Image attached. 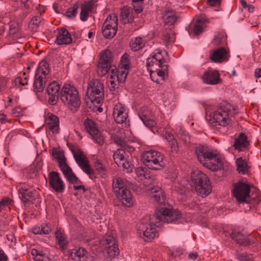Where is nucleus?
Returning <instances> with one entry per match:
<instances>
[{"instance_id": "f257e3e1", "label": "nucleus", "mask_w": 261, "mask_h": 261, "mask_svg": "<svg viewBox=\"0 0 261 261\" xmlns=\"http://www.w3.org/2000/svg\"><path fill=\"white\" fill-rule=\"evenodd\" d=\"M184 223V218L180 212L169 206H161L155 216L151 218L142 219L137 225V234L146 242H151L158 235L159 222Z\"/></svg>"}, {"instance_id": "f03ea898", "label": "nucleus", "mask_w": 261, "mask_h": 261, "mask_svg": "<svg viewBox=\"0 0 261 261\" xmlns=\"http://www.w3.org/2000/svg\"><path fill=\"white\" fill-rule=\"evenodd\" d=\"M196 154L199 162L206 168L216 171L221 166V161L218 154L207 146H199L196 148Z\"/></svg>"}, {"instance_id": "7ed1b4c3", "label": "nucleus", "mask_w": 261, "mask_h": 261, "mask_svg": "<svg viewBox=\"0 0 261 261\" xmlns=\"http://www.w3.org/2000/svg\"><path fill=\"white\" fill-rule=\"evenodd\" d=\"M232 107L229 104L221 106L213 113L210 119L211 125L219 129L221 127L231 126L232 122Z\"/></svg>"}, {"instance_id": "20e7f679", "label": "nucleus", "mask_w": 261, "mask_h": 261, "mask_svg": "<svg viewBox=\"0 0 261 261\" xmlns=\"http://www.w3.org/2000/svg\"><path fill=\"white\" fill-rule=\"evenodd\" d=\"M62 101L72 112H76L81 105V97L77 89L69 84H65L61 90Z\"/></svg>"}, {"instance_id": "39448f33", "label": "nucleus", "mask_w": 261, "mask_h": 261, "mask_svg": "<svg viewBox=\"0 0 261 261\" xmlns=\"http://www.w3.org/2000/svg\"><path fill=\"white\" fill-rule=\"evenodd\" d=\"M191 180L198 194L203 197L212 192V186L207 176L198 169L194 170L191 173Z\"/></svg>"}, {"instance_id": "423d86ee", "label": "nucleus", "mask_w": 261, "mask_h": 261, "mask_svg": "<svg viewBox=\"0 0 261 261\" xmlns=\"http://www.w3.org/2000/svg\"><path fill=\"white\" fill-rule=\"evenodd\" d=\"M103 86L98 80H92L88 85L86 92L87 102L92 104H100L103 98Z\"/></svg>"}, {"instance_id": "0eeeda50", "label": "nucleus", "mask_w": 261, "mask_h": 261, "mask_svg": "<svg viewBox=\"0 0 261 261\" xmlns=\"http://www.w3.org/2000/svg\"><path fill=\"white\" fill-rule=\"evenodd\" d=\"M142 160L146 166L153 170H159L165 166L164 155L153 150L145 152L142 155Z\"/></svg>"}, {"instance_id": "6e6552de", "label": "nucleus", "mask_w": 261, "mask_h": 261, "mask_svg": "<svg viewBox=\"0 0 261 261\" xmlns=\"http://www.w3.org/2000/svg\"><path fill=\"white\" fill-rule=\"evenodd\" d=\"M48 63L45 61H41L38 65L33 84L34 89L36 92H42L45 87L46 76L49 73Z\"/></svg>"}, {"instance_id": "1a4fd4ad", "label": "nucleus", "mask_w": 261, "mask_h": 261, "mask_svg": "<svg viewBox=\"0 0 261 261\" xmlns=\"http://www.w3.org/2000/svg\"><path fill=\"white\" fill-rule=\"evenodd\" d=\"M113 188L114 192L122 203L127 207L132 205L131 193L126 188L122 180L118 177H114L113 182Z\"/></svg>"}, {"instance_id": "9d476101", "label": "nucleus", "mask_w": 261, "mask_h": 261, "mask_svg": "<svg viewBox=\"0 0 261 261\" xmlns=\"http://www.w3.org/2000/svg\"><path fill=\"white\" fill-rule=\"evenodd\" d=\"M128 71L123 68L117 69L115 66L111 68L108 76L107 84L111 90H115L118 88L121 83H123L126 79Z\"/></svg>"}, {"instance_id": "9b49d317", "label": "nucleus", "mask_w": 261, "mask_h": 261, "mask_svg": "<svg viewBox=\"0 0 261 261\" xmlns=\"http://www.w3.org/2000/svg\"><path fill=\"white\" fill-rule=\"evenodd\" d=\"M167 53L160 49H156L153 52L149 57L147 59L146 66L148 70L154 68H158L162 65H167L168 58L167 57Z\"/></svg>"}, {"instance_id": "f8f14e48", "label": "nucleus", "mask_w": 261, "mask_h": 261, "mask_svg": "<svg viewBox=\"0 0 261 261\" xmlns=\"http://www.w3.org/2000/svg\"><path fill=\"white\" fill-rule=\"evenodd\" d=\"M250 186L243 182L239 181L233 185V197L240 203L248 202L250 198Z\"/></svg>"}, {"instance_id": "ddd939ff", "label": "nucleus", "mask_w": 261, "mask_h": 261, "mask_svg": "<svg viewBox=\"0 0 261 261\" xmlns=\"http://www.w3.org/2000/svg\"><path fill=\"white\" fill-rule=\"evenodd\" d=\"M118 18L115 14H111L105 20L102 26V34L106 38H112L117 33Z\"/></svg>"}, {"instance_id": "4468645a", "label": "nucleus", "mask_w": 261, "mask_h": 261, "mask_svg": "<svg viewBox=\"0 0 261 261\" xmlns=\"http://www.w3.org/2000/svg\"><path fill=\"white\" fill-rule=\"evenodd\" d=\"M72 152L74 159L83 171L87 174L90 178L93 179L95 177L93 170L90 168L86 156L81 150L79 149H72Z\"/></svg>"}, {"instance_id": "2eb2a0df", "label": "nucleus", "mask_w": 261, "mask_h": 261, "mask_svg": "<svg viewBox=\"0 0 261 261\" xmlns=\"http://www.w3.org/2000/svg\"><path fill=\"white\" fill-rule=\"evenodd\" d=\"M113 115L117 123L123 124L125 127L129 126L128 110L123 104L118 102L114 106Z\"/></svg>"}, {"instance_id": "dca6fc26", "label": "nucleus", "mask_w": 261, "mask_h": 261, "mask_svg": "<svg viewBox=\"0 0 261 261\" xmlns=\"http://www.w3.org/2000/svg\"><path fill=\"white\" fill-rule=\"evenodd\" d=\"M84 125L87 132L91 136L95 143L102 145L104 138L95 122L92 119L87 118L84 121Z\"/></svg>"}, {"instance_id": "f3484780", "label": "nucleus", "mask_w": 261, "mask_h": 261, "mask_svg": "<svg viewBox=\"0 0 261 261\" xmlns=\"http://www.w3.org/2000/svg\"><path fill=\"white\" fill-rule=\"evenodd\" d=\"M49 185L56 192L62 193L65 186L58 172L51 171L48 174Z\"/></svg>"}, {"instance_id": "a211bd4d", "label": "nucleus", "mask_w": 261, "mask_h": 261, "mask_svg": "<svg viewBox=\"0 0 261 261\" xmlns=\"http://www.w3.org/2000/svg\"><path fill=\"white\" fill-rule=\"evenodd\" d=\"M167 65H162L158 68H154L153 67L152 69L148 70L151 79L154 82L160 83L164 80L167 74Z\"/></svg>"}, {"instance_id": "6ab92c4d", "label": "nucleus", "mask_w": 261, "mask_h": 261, "mask_svg": "<svg viewBox=\"0 0 261 261\" xmlns=\"http://www.w3.org/2000/svg\"><path fill=\"white\" fill-rule=\"evenodd\" d=\"M228 52L224 47H220L214 50L210 56V59L215 63H220L228 60Z\"/></svg>"}, {"instance_id": "aec40b11", "label": "nucleus", "mask_w": 261, "mask_h": 261, "mask_svg": "<svg viewBox=\"0 0 261 261\" xmlns=\"http://www.w3.org/2000/svg\"><path fill=\"white\" fill-rule=\"evenodd\" d=\"M204 83L208 85H216L220 83V77L219 72L216 70H207L202 76Z\"/></svg>"}, {"instance_id": "412c9836", "label": "nucleus", "mask_w": 261, "mask_h": 261, "mask_svg": "<svg viewBox=\"0 0 261 261\" xmlns=\"http://www.w3.org/2000/svg\"><path fill=\"white\" fill-rule=\"evenodd\" d=\"M95 2L94 0H88L84 2L81 6V10L80 12L81 20L86 21L91 13L94 9Z\"/></svg>"}, {"instance_id": "4be33fe9", "label": "nucleus", "mask_w": 261, "mask_h": 261, "mask_svg": "<svg viewBox=\"0 0 261 261\" xmlns=\"http://www.w3.org/2000/svg\"><path fill=\"white\" fill-rule=\"evenodd\" d=\"M19 5L16 15H17L20 20L24 19L30 12V0H15Z\"/></svg>"}, {"instance_id": "5701e85b", "label": "nucleus", "mask_w": 261, "mask_h": 261, "mask_svg": "<svg viewBox=\"0 0 261 261\" xmlns=\"http://www.w3.org/2000/svg\"><path fill=\"white\" fill-rule=\"evenodd\" d=\"M45 125L47 129L51 130L53 133H58L59 130V120L57 116L48 114L45 119Z\"/></svg>"}, {"instance_id": "b1692460", "label": "nucleus", "mask_w": 261, "mask_h": 261, "mask_svg": "<svg viewBox=\"0 0 261 261\" xmlns=\"http://www.w3.org/2000/svg\"><path fill=\"white\" fill-rule=\"evenodd\" d=\"M59 167L67 180L73 184H78L80 181L78 178L73 173L71 168L65 162L59 165Z\"/></svg>"}, {"instance_id": "393cba45", "label": "nucleus", "mask_w": 261, "mask_h": 261, "mask_svg": "<svg viewBox=\"0 0 261 261\" xmlns=\"http://www.w3.org/2000/svg\"><path fill=\"white\" fill-rule=\"evenodd\" d=\"M72 40L71 35L67 29L64 28L59 29L56 43L58 45L69 44L72 42Z\"/></svg>"}, {"instance_id": "a878e982", "label": "nucleus", "mask_w": 261, "mask_h": 261, "mask_svg": "<svg viewBox=\"0 0 261 261\" xmlns=\"http://www.w3.org/2000/svg\"><path fill=\"white\" fill-rule=\"evenodd\" d=\"M230 237L232 240L241 245H246L252 243L248 240V235L240 231H233L230 234Z\"/></svg>"}, {"instance_id": "bb28decb", "label": "nucleus", "mask_w": 261, "mask_h": 261, "mask_svg": "<svg viewBox=\"0 0 261 261\" xmlns=\"http://www.w3.org/2000/svg\"><path fill=\"white\" fill-rule=\"evenodd\" d=\"M19 193L20 199L24 202H27L35 196L36 191L30 187L23 185L21 187L19 188Z\"/></svg>"}, {"instance_id": "cd10ccee", "label": "nucleus", "mask_w": 261, "mask_h": 261, "mask_svg": "<svg viewBox=\"0 0 261 261\" xmlns=\"http://www.w3.org/2000/svg\"><path fill=\"white\" fill-rule=\"evenodd\" d=\"M206 27V20L203 18H198L193 26H191V31L189 30V33L191 34L193 32V34L198 35L203 32Z\"/></svg>"}, {"instance_id": "c85d7f7f", "label": "nucleus", "mask_w": 261, "mask_h": 261, "mask_svg": "<svg viewBox=\"0 0 261 261\" xmlns=\"http://www.w3.org/2000/svg\"><path fill=\"white\" fill-rule=\"evenodd\" d=\"M87 252L83 247H75L71 250L70 255L74 261H82L86 255Z\"/></svg>"}, {"instance_id": "c756f323", "label": "nucleus", "mask_w": 261, "mask_h": 261, "mask_svg": "<svg viewBox=\"0 0 261 261\" xmlns=\"http://www.w3.org/2000/svg\"><path fill=\"white\" fill-rule=\"evenodd\" d=\"M152 198L159 204L162 205L165 202L164 192L160 188H153L151 189Z\"/></svg>"}, {"instance_id": "7c9ffc66", "label": "nucleus", "mask_w": 261, "mask_h": 261, "mask_svg": "<svg viewBox=\"0 0 261 261\" xmlns=\"http://www.w3.org/2000/svg\"><path fill=\"white\" fill-rule=\"evenodd\" d=\"M248 145L247 137L242 133H240L239 138L235 140V142L233 146L236 149L242 150L245 148Z\"/></svg>"}, {"instance_id": "2f4dec72", "label": "nucleus", "mask_w": 261, "mask_h": 261, "mask_svg": "<svg viewBox=\"0 0 261 261\" xmlns=\"http://www.w3.org/2000/svg\"><path fill=\"white\" fill-rule=\"evenodd\" d=\"M126 158H128V155L124 149L122 148L117 149L113 154L114 161L118 166H120L121 162L125 160Z\"/></svg>"}, {"instance_id": "473e14b6", "label": "nucleus", "mask_w": 261, "mask_h": 261, "mask_svg": "<svg viewBox=\"0 0 261 261\" xmlns=\"http://www.w3.org/2000/svg\"><path fill=\"white\" fill-rule=\"evenodd\" d=\"M163 18L165 24L171 25L177 20V16L173 11H167L163 15Z\"/></svg>"}, {"instance_id": "72a5a7b5", "label": "nucleus", "mask_w": 261, "mask_h": 261, "mask_svg": "<svg viewBox=\"0 0 261 261\" xmlns=\"http://www.w3.org/2000/svg\"><path fill=\"white\" fill-rule=\"evenodd\" d=\"M112 67H113V66H111V63L99 61L97 67L98 74L101 76L106 75L107 73L109 74V72H110L111 69Z\"/></svg>"}, {"instance_id": "f704fd0d", "label": "nucleus", "mask_w": 261, "mask_h": 261, "mask_svg": "<svg viewBox=\"0 0 261 261\" xmlns=\"http://www.w3.org/2000/svg\"><path fill=\"white\" fill-rule=\"evenodd\" d=\"M60 87L58 83L53 82L47 87V92L50 96L58 97Z\"/></svg>"}, {"instance_id": "c9c22d12", "label": "nucleus", "mask_w": 261, "mask_h": 261, "mask_svg": "<svg viewBox=\"0 0 261 261\" xmlns=\"http://www.w3.org/2000/svg\"><path fill=\"white\" fill-rule=\"evenodd\" d=\"M145 39L141 37H136L130 43V47L132 49L135 51L139 50L142 48L145 44Z\"/></svg>"}, {"instance_id": "e433bc0d", "label": "nucleus", "mask_w": 261, "mask_h": 261, "mask_svg": "<svg viewBox=\"0 0 261 261\" xmlns=\"http://www.w3.org/2000/svg\"><path fill=\"white\" fill-rule=\"evenodd\" d=\"M103 253L107 257L111 258L114 257L119 253L118 245L111 246L110 247H105Z\"/></svg>"}, {"instance_id": "4c0bfd02", "label": "nucleus", "mask_w": 261, "mask_h": 261, "mask_svg": "<svg viewBox=\"0 0 261 261\" xmlns=\"http://www.w3.org/2000/svg\"><path fill=\"white\" fill-rule=\"evenodd\" d=\"M237 170L239 173L245 174L248 172V166L247 162L242 158H240L236 161Z\"/></svg>"}, {"instance_id": "58836bf2", "label": "nucleus", "mask_w": 261, "mask_h": 261, "mask_svg": "<svg viewBox=\"0 0 261 261\" xmlns=\"http://www.w3.org/2000/svg\"><path fill=\"white\" fill-rule=\"evenodd\" d=\"M42 18L40 16L33 17L29 23V28L33 32H36L38 28L42 24Z\"/></svg>"}, {"instance_id": "ea45409f", "label": "nucleus", "mask_w": 261, "mask_h": 261, "mask_svg": "<svg viewBox=\"0 0 261 261\" xmlns=\"http://www.w3.org/2000/svg\"><path fill=\"white\" fill-rule=\"evenodd\" d=\"M148 112L146 113H142L139 114L140 118L142 120V122L147 127L152 128L155 126L156 122L154 120L150 118V116L147 115Z\"/></svg>"}, {"instance_id": "a19ab883", "label": "nucleus", "mask_w": 261, "mask_h": 261, "mask_svg": "<svg viewBox=\"0 0 261 261\" xmlns=\"http://www.w3.org/2000/svg\"><path fill=\"white\" fill-rule=\"evenodd\" d=\"M120 16L122 21L124 23H130L133 21V18L130 13V10L126 7L121 9Z\"/></svg>"}, {"instance_id": "79ce46f5", "label": "nucleus", "mask_w": 261, "mask_h": 261, "mask_svg": "<svg viewBox=\"0 0 261 261\" xmlns=\"http://www.w3.org/2000/svg\"><path fill=\"white\" fill-rule=\"evenodd\" d=\"M53 155L57 160L59 165L66 162L64 153L62 150L54 148L53 150Z\"/></svg>"}, {"instance_id": "37998d69", "label": "nucleus", "mask_w": 261, "mask_h": 261, "mask_svg": "<svg viewBox=\"0 0 261 261\" xmlns=\"http://www.w3.org/2000/svg\"><path fill=\"white\" fill-rule=\"evenodd\" d=\"M56 238L60 248H61L62 249H64L65 248L66 244L67 243L66 238L63 235V234L60 231H56Z\"/></svg>"}, {"instance_id": "c03bdc74", "label": "nucleus", "mask_w": 261, "mask_h": 261, "mask_svg": "<svg viewBox=\"0 0 261 261\" xmlns=\"http://www.w3.org/2000/svg\"><path fill=\"white\" fill-rule=\"evenodd\" d=\"M119 67L120 68H123V70L128 72L129 64L128 63V55L127 54H124L122 56Z\"/></svg>"}, {"instance_id": "a18cd8bd", "label": "nucleus", "mask_w": 261, "mask_h": 261, "mask_svg": "<svg viewBox=\"0 0 261 261\" xmlns=\"http://www.w3.org/2000/svg\"><path fill=\"white\" fill-rule=\"evenodd\" d=\"M176 192L178 194V199L181 201H186L187 197V193L188 192L187 189L185 187H180L178 185L177 187Z\"/></svg>"}, {"instance_id": "49530a36", "label": "nucleus", "mask_w": 261, "mask_h": 261, "mask_svg": "<svg viewBox=\"0 0 261 261\" xmlns=\"http://www.w3.org/2000/svg\"><path fill=\"white\" fill-rule=\"evenodd\" d=\"M103 245L105 247H109L113 245H117L116 241L114 237L111 235H108L105 237Z\"/></svg>"}, {"instance_id": "de8ad7c7", "label": "nucleus", "mask_w": 261, "mask_h": 261, "mask_svg": "<svg viewBox=\"0 0 261 261\" xmlns=\"http://www.w3.org/2000/svg\"><path fill=\"white\" fill-rule=\"evenodd\" d=\"M112 56L111 51L106 50L102 54L100 61L111 64Z\"/></svg>"}, {"instance_id": "09e8293b", "label": "nucleus", "mask_w": 261, "mask_h": 261, "mask_svg": "<svg viewBox=\"0 0 261 261\" xmlns=\"http://www.w3.org/2000/svg\"><path fill=\"white\" fill-rule=\"evenodd\" d=\"M95 167L100 174L105 175L106 173V167L99 160H97L95 162Z\"/></svg>"}, {"instance_id": "8fccbe9b", "label": "nucleus", "mask_w": 261, "mask_h": 261, "mask_svg": "<svg viewBox=\"0 0 261 261\" xmlns=\"http://www.w3.org/2000/svg\"><path fill=\"white\" fill-rule=\"evenodd\" d=\"M163 40L166 43H169L174 41L175 37L171 31L165 32L163 34Z\"/></svg>"}, {"instance_id": "3c124183", "label": "nucleus", "mask_w": 261, "mask_h": 261, "mask_svg": "<svg viewBox=\"0 0 261 261\" xmlns=\"http://www.w3.org/2000/svg\"><path fill=\"white\" fill-rule=\"evenodd\" d=\"M79 5L77 4H75L72 7L69 8L67 10L66 12V16L69 18H73L75 17Z\"/></svg>"}, {"instance_id": "603ef678", "label": "nucleus", "mask_w": 261, "mask_h": 261, "mask_svg": "<svg viewBox=\"0 0 261 261\" xmlns=\"http://www.w3.org/2000/svg\"><path fill=\"white\" fill-rule=\"evenodd\" d=\"M119 166H122L124 169L127 170V172H131L133 169V165L129 162L128 158H126L125 160L121 162V164H120Z\"/></svg>"}, {"instance_id": "864d4df0", "label": "nucleus", "mask_w": 261, "mask_h": 261, "mask_svg": "<svg viewBox=\"0 0 261 261\" xmlns=\"http://www.w3.org/2000/svg\"><path fill=\"white\" fill-rule=\"evenodd\" d=\"M225 37L223 35L219 34L215 36L212 43L215 45H220L225 41Z\"/></svg>"}, {"instance_id": "5fc2aeb1", "label": "nucleus", "mask_w": 261, "mask_h": 261, "mask_svg": "<svg viewBox=\"0 0 261 261\" xmlns=\"http://www.w3.org/2000/svg\"><path fill=\"white\" fill-rule=\"evenodd\" d=\"M14 83L15 85L17 86L27 85L28 79L27 77H24L23 78L21 77H17L15 79Z\"/></svg>"}, {"instance_id": "6e6d98bb", "label": "nucleus", "mask_w": 261, "mask_h": 261, "mask_svg": "<svg viewBox=\"0 0 261 261\" xmlns=\"http://www.w3.org/2000/svg\"><path fill=\"white\" fill-rule=\"evenodd\" d=\"M136 173L137 175L140 177L141 180L143 179H147L149 176L145 174V172L142 167H138L136 170Z\"/></svg>"}, {"instance_id": "4d7b16f0", "label": "nucleus", "mask_w": 261, "mask_h": 261, "mask_svg": "<svg viewBox=\"0 0 261 261\" xmlns=\"http://www.w3.org/2000/svg\"><path fill=\"white\" fill-rule=\"evenodd\" d=\"M23 109L19 107H16L12 111L11 115L13 117H19L22 115Z\"/></svg>"}, {"instance_id": "13d9d810", "label": "nucleus", "mask_w": 261, "mask_h": 261, "mask_svg": "<svg viewBox=\"0 0 261 261\" xmlns=\"http://www.w3.org/2000/svg\"><path fill=\"white\" fill-rule=\"evenodd\" d=\"M169 144L172 152L176 153L177 152L178 146L177 142L175 139L169 140Z\"/></svg>"}, {"instance_id": "bf43d9fd", "label": "nucleus", "mask_w": 261, "mask_h": 261, "mask_svg": "<svg viewBox=\"0 0 261 261\" xmlns=\"http://www.w3.org/2000/svg\"><path fill=\"white\" fill-rule=\"evenodd\" d=\"M34 260L35 261H51L49 257L43 253L35 256Z\"/></svg>"}, {"instance_id": "052dcab7", "label": "nucleus", "mask_w": 261, "mask_h": 261, "mask_svg": "<svg viewBox=\"0 0 261 261\" xmlns=\"http://www.w3.org/2000/svg\"><path fill=\"white\" fill-rule=\"evenodd\" d=\"M41 228H42V230H41L42 234H48L51 231L50 225L49 224L41 225Z\"/></svg>"}, {"instance_id": "680f3d73", "label": "nucleus", "mask_w": 261, "mask_h": 261, "mask_svg": "<svg viewBox=\"0 0 261 261\" xmlns=\"http://www.w3.org/2000/svg\"><path fill=\"white\" fill-rule=\"evenodd\" d=\"M12 200L10 198L7 197H5L0 201V203L2 204V206L3 208L4 206H8L11 204Z\"/></svg>"}, {"instance_id": "e2e57ef3", "label": "nucleus", "mask_w": 261, "mask_h": 261, "mask_svg": "<svg viewBox=\"0 0 261 261\" xmlns=\"http://www.w3.org/2000/svg\"><path fill=\"white\" fill-rule=\"evenodd\" d=\"M134 10L137 13L142 11V3H133Z\"/></svg>"}, {"instance_id": "0e129e2a", "label": "nucleus", "mask_w": 261, "mask_h": 261, "mask_svg": "<svg viewBox=\"0 0 261 261\" xmlns=\"http://www.w3.org/2000/svg\"><path fill=\"white\" fill-rule=\"evenodd\" d=\"M7 84V80L5 78H0V92L3 91L5 89Z\"/></svg>"}, {"instance_id": "69168bd1", "label": "nucleus", "mask_w": 261, "mask_h": 261, "mask_svg": "<svg viewBox=\"0 0 261 261\" xmlns=\"http://www.w3.org/2000/svg\"><path fill=\"white\" fill-rule=\"evenodd\" d=\"M18 31V27L17 23L12 24L10 27V32L12 34H14Z\"/></svg>"}, {"instance_id": "338daca9", "label": "nucleus", "mask_w": 261, "mask_h": 261, "mask_svg": "<svg viewBox=\"0 0 261 261\" xmlns=\"http://www.w3.org/2000/svg\"><path fill=\"white\" fill-rule=\"evenodd\" d=\"M221 0H207V3L212 6L219 5Z\"/></svg>"}, {"instance_id": "774afa93", "label": "nucleus", "mask_w": 261, "mask_h": 261, "mask_svg": "<svg viewBox=\"0 0 261 261\" xmlns=\"http://www.w3.org/2000/svg\"><path fill=\"white\" fill-rule=\"evenodd\" d=\"M42 228H41V226L40 227H35L33 228V230H32V232L34 233V234H42Z\"/></svg>"}]
</instances>
